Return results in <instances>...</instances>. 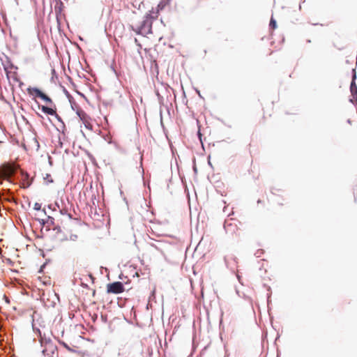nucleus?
<instances>
[{
  "label": "nucleus",
  "instance_id": "ddd939ff",
  "mask_svg": "<svg viewBox=\"0 0 357 357\" xmlns=\"http://www.w3.org/2000/svg\"><path fill=\"white\" fill-rule=\"evenodd\" d=\"M351 92L353 93V91H354V88H353V86H352V85L351 86Z\"/></svg>",
  "mask_w": 357,
  "mask_h": 357
},
{
  "label": "nucleus",
  "instance_id": "423d86ee",
  "mask_svg": "<svg viewBox=\"0 0 357 357\" xmlns=\"http://www.w3.org/2000/svg\"><path fill=\"white\" fill-rule=\"evenodd\" d=\"M27 92L30 96H33L36 98H40L43 93L39 89L36 87H29Z\"/></svg>",
  "mask_w": 357,
  "mask_h": 357
},
{
  "label": "nucleus",
  "instance_id": "1a4fd4ad",
  "mask_svg": "<svg viewBox=\"0 0 357 357\" xmlns=\"http://www.w3.org/2000/svg\"><path fill=\"white\" fill-rule=\"evenodd\" d=\"M23 180H24V187H29L31 185V183L29 181V174L27 173L23 174Z\"/></svg>",
  "mask_w": 357,
  "mask_h": 357
},
{
  "label": "nucleus",
  "instance_id": "9b49d317",
  "mask_svg": "<svg viewBox=\"0 0 357 357\" xmlns=\"http://www.w3.org/2000/svg\"><path fill=\"white\" fill-rule=\"evenodd\" d=\"M44 180L46 181L47 183H52L53 180L50 174H47L46 176L44 177Z\"/></svg>",
  "mask_w": 357,
  "mask_h": 357
},
{
  "label": "nucleus",
  "instance_id": "f257e3e1",
  "mask_svg": "<svg viewBox=\"0 0 357 357\" xmlns=\"http://www.w3.org/2000/svg\"><path fill=\"white\" fill-rule=\"evenodd\" d=\"M159 8H162L160 4L158 6L156 12L150 11L149 13L146 14L141 25L136 26L135 27L132 26V30L137 34L147 35L152 33V23L153 20L157 19L158 17Z\"/></svg>",
  "mask_w": 357,
  "mask_h": 357
},
{
  "label": "nucleus",
  "instance_id": "0eeeda50",
  "mask_svg": "<svg viewBox=\"0 0 357 357\" xmlns=\"http://www.w3.org/2000/svg\"><path fill=\"white\" fill-rule=\"evenodd\" d=\"M77 114L79 116L82 121H86L87 114L83 110L78 109L77 111Z\"/></svg>",
  "mask_w": 357,
  "mask_h": 357
},
{
  "label": "nucleus",
  "instance_id": "20e7f679",
  "mask_svg": "<svg viewBox=\"0 0 357 357\" xmlns=\"http://www.w3.org/2000/svg\"><path fill=\"white\" fill-rule=\"evenodd\" d=\"M125 291L123 284L121 282H114L107 284V293L119 294Z\"/></svg>",
  "mask_w": 357,
  "mask_h": 357
},
{
  "label": "nucleus",
  "instance_id": "39448f33",
  "mask_svg": "<svg viewBox=\"0 0 357 357\" xmlns=\"http://www.w3.org/2000/svg\"><path fill=\"white\" fill-rule=\"evenodd\" d=\"M40 108L41 109V110L44 113H45L47 114H49V115L55 116L58 119H60V117L56 114V112L55 109H54L52 108H50V107H48L45 106V105H42L41 107H40Z\"/></svg>",
  "mask_w": 357,
  "mask_h": 357
},
{
  "label": "nucleus",
  "instance_id": "7ed1b4c3",
  "mask_svg": "<svg viewBox=\"0 0 357 357\" xmlns=\"http://www.w3.org/2000/svg\"><path fill=\"white\" fill-rule=\"evenodd\" d=\"M17 167L10 163L3 164L0 167V178L8 179L14 175Z\"/></svg>",
  "mask_w": 357,
  "mask_h": 357
},
{
  "label": "nucleus",
  "instance_id": "4468645a",
  "mask_svg": "<svg viewBox=\"0 0 357 357\" xmlns=\"http://www.w3.org/2000/svg\"><path fill=\"white\" fill-rule=\"evenodd\" d=\"M1 183V181H0V184Z\"/></svg>",
  "mask_w": 357,
  "mask_h": 357
},
{
  "label": "nucleus",
  "instance_id": "6e6552de",
  "mask_svg": "<svg viewBox=\"0 0 357 357\" xmlns=\"http://www.w3.org/2000/svg\"><path fill=\"white\" fill-rule=\"evenodd\" d=\"M40 98L45 101L46 103L53 104L52 100L44 93H42L41 96H40Z\"/></svg>",
  "mask_w": 357,
  "mask_h": 357
},
{
  "label": "nucleus",
  "instance_id": "f8f14e48",
  "mask_svg": "<svg viewBox=\"0 0 357 357\" xmlns=\"http://www.w3.org/2000/svg\"><path fill=\"white\" fill-rule=\"evenodd\" d=\"M40 206L38 204H35V208L36 209H40Z\"/></svg>",
  "mask_w": 357,
  "mask_h": 357
},
{
  "label": "nucleus",
  "instance_id": "9d476101",
  "mask_svg": "<svg viewBox=\"0 0 357 357\" xmlns=\"http://www.w3.org/2000/svg\"><path fill=\"white\" fill-rule=\"evenodd\" d=\"M269 26H270L271 29L273 30H274L277 28V22L273 17L271 18Z\"/></svg>",
  "mask_w": 357,
  "mask_h": 357
},
{
  "label": "nucleus",
  "instance_id": "f03ea898",
  "mask_svg": "<svg viewBox=\"0 0 357 357\" xmlns=\"http://www.w3.org/2000/svg\"><path fill=\"white\" fill-rule=\"evenodd\" d=\"M53 230L55 231L54 238L59 242L75 241L78 238L77 234H73L70 227H54Z\"/></svg>",
  "mask_w": 357,
  "mask_h": 357
}]
</instances>
